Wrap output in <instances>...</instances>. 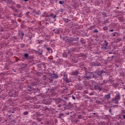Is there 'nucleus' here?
Wrapping results in <instances>:
<instances>
[{
  "label": "nucleus",
  "instance_id": "44",
  "mask_svg": "<svg viewBox=\"0 0 125 125\" xmlns=\"http://www.w3.org/2000/svg\"><path fill=\"white\" fill-rule=\"evenodd\" d=\"M104 83H107V81H104Z\"/></svg>",
  "mask_w": 125,
  "mask_h": 125
},
{
  "label": "nucleus",
  "instance_id": "53",
  "mask_svg": "<svg viewBox=\"0 0 125 125\" xmlns=\"http://www.w3.org/2000/svg\"><path fill=\"white\" fill-rule=\"evenodd\" d=\"M12 114H14V113H15L14 111H12Z\"/></svg>",
  "mask_w": 125,
  "mask_h": 125
},
{
  "label": "nucleus",
  "instance_id": "64",
  "mask_svg": "<svg viewBox=\"0 0 125 125\" xmlns=\"http://www.w3.org/2000/svg\"><path fill=\"white\" fill-rule=\"evenodd\" d=\"M28 13H30V12H28L27 13V14H28Z\"/></svg>",
  "mask_w": 125,
  "mask_h": 125
},
{
  "label": "nucleus",
  "instance_id": "30",
  "mask_svg": "<svg viewBox=\"0 0 125 125\" xmlns=\"http://www.w3.org/2000/svg\"><path fill=\"white\" fill-rule=\"evenodd\" d=\"M94 27L91 26V27H89L88 29H89V30H92V29H94Z\"/></svg>",
  "mask_w": 125,
  "mask_h": 125
},
{
  "label": "nucleus",
  "instance_id": "58",
  "mask_svg": "<svg viewBox=\"0 0 125 125\" xmlns=\"http://www.w3.org/2000/svg\"><path fill=\"white\" fill-rule=\"evenodd\" d=\"M117 34V32H114V35H116Z\"/></svg>",
  "mask_w": 125,
  "mask_h": 125
},
{
  "label": "nucleus",
  "instance_id": "42",
  "mask_svg": "<svg viewBox=\"0 0 125 125\" xmlns=\"http://www.w3.org/2000/svg\"><path fill=\"white\" fill-rule=\"evenodd\" d=\"M72 99H73L74 100H76V98L75 97V96H72Z\"/></svg>",
  "mask_w": 125,
  "mask_h": 125
},
{
  "label": "nucleus",
  "instance_id": "59",
  "mask_svg": "<svg viewBox=\"0 0 125 125\" xmlns=\"http://www.w3.org/2000/svg\"><path fill=\"white\" fill-rule=\"evenodd\" d=\"M4 1L6 3V0H4Z\"/></svg>",
  "mask_w": 125,
  "mask_h": 125
},
{
  "label": "nucleus",
  "instance_id": "28",
  "mask_svg": "<svg viewBox=\"0 0 125 125\" xmlns=\"http://www.w3.org/2000/svg\"><path fill=\"white\" fill-rule=\"evenodd\" d=\"M59 3L60 4H63V3H64V2H63V1H59Z\"/></svg>",
  "mask_w": 125,
  "mask_h": 125
},
{
  "label": "nucleus",
  "instance_id": "6",
  "mask_svg": "<svg viewBox=\"0 0 125 125\" xmlns=\"http://www.w3.org/2000/svg\"><path fill=\"white\" fill-rule=\"evenodd\" d=\"M71 75H72V76H75V77H77V76L79 75V71L75 70V71H72L71 73Z\"/></svg>",
  "mask_w": 125,
  "mask_h": 125
},
{
  "label": "nucleus",
  "instance_id": "34",
  "mask_svg": "<svg viewBox=\"0 0 125 125\" xmlns=\"http://www.w3.org/2000/svg\"><path fill=\"white\" fill-rule=\"evenodd\" d=\"M94 33H98V30L96 29L94 31Z\"/></svg>",
  "mask_w": 125,
  "mask_h": 125
},
{
  "label": "nucleus",
  "instance_id": "33",
  "mask_svg": "<svg viewBox=\"0 0 125 125\" xmlns=\"http://www.w3.org/2000/svg\"><path fill=\"white\" fill-rule=\"evenodd\" d=\"M78 118L79 119H82V115H78Z\"/></svg>",
  "mask_w": 125,
  "mask_h": 125
},
{
  "label": "nucleus",
  "instance_id": "5",
  "mask_svg": "<svg viewBox=\"0 0 125 125\" xmlns=\"http://www.w3.org/2000/svg\"><path fill=\"white\" fill-rule=\"evenodd\" d=\"M94 88L96 90H99V91L102 90V87L100 86L99 84L94 85Z\"/></svg>",
  "mask_w": 125,
  "mask_h": 125
},
{
  "label": "nucleus",
  "instance_id": "22",
  "mask_svg": "<svg viewBox=\"0 0 125 125\" xmlns=\"http://www.w3.org/2000/svg\"><path fill=\"white\" fill-rule=\"evenodd\" d=\"M7 3L9 4L12 2V0H6Z\"/></svg>",
  "mask_w": 125,
  "mask_h": 125
},
{
  "label": "nucleus",
  "instance_id": "4",
  "mask_svg": "<svg viewBox=\"0 0 125 125\" xmlns=\"http://www.w3.org/2000/svg\"><path fill=\"white\" fill-rule=\"evenodd\" d=\"M65 42L68 44H73V42H77V39L73 38L67 39L65 40Z\"/></svg>",
  "mask_w": 125,
  "mask_h": 125
},
{
  "label": "nucleus",
  "instance_id": "55",
  "mask_svg": "<svg viewBox=\"0 0 125 125\" xmlns=\"http://www.w3.org/2000/svg\"><path fill=\"white\" fill-rule=\"evenodd\" d=\"M95 73V74H97V73H98V72L96 71Z\"/></svg>",
  "mask_w": 125,
  "mask_h": 125
},
{
  "label": "nucleus",
  "instance_id": "10",
  "mask_svg": "<svg viewBox=\"0 0 125 125\" xmlns=\"http://www.w3.org/2000/svg\"><path fill=\"white\" fill-rule=\"evenodd\" d=\"M104 97L106 99H110V98H111V93H109L107 95H105Z\"/></svg>",
  "mask_w": 125,
  "mask_h": 125
},
{
  "label": "nucleus",
  "instance_id": "21",
  "mask_svg": "<svg viewBox=\"0 0 125 125\" xmlns=\"http://www.w3.org/2000/svg\"><path fill=\"white\" fill-rule=\"evenodd\" d=\"M68 78V75L66 73L63 74V80L67 79Z\"/></svg>",
  "mask_w": 125,
  "mask_h": 125
},
{
  "label": "nucleus",
  "instance_id": "32",
  "mask_svg": "<svg viewBox=\"0 0 125 125\" xmlns=\"http://www.w3.org/2000/svg\"><path fill=\"white\" fill-rule=\"evenodd\" d=\"M15 12H16V13H18L19 12V10L15 9Z\"/></svg>",
  "mask_w": 125,
  "mask_h": 125
},
{
  "label": "nucleus",
  "instance_id": "25",
  "mask_svg": "<svg viewBox=\"0 0 125 125\" xmlns=\"http://www.w3.org/2000/svg\"><path fill=\"white\" fill-rule=\"evenodd\" d=\"M55 34H59V30L56 29V31L55 32Z\"/></svg>",
  "mask_w": 125,
  "mask_h": 125
},
{
  "label": "nucleus",
  "instance_id": "61",
  "mask_svg": "<svg viewBox=\"0 0 125 125\" xmlns=\"http://www.w3.org/2000/svg\"><path fill=\"white\" fill-rule=\"evenodd\" d=\"M117 9H119V7H116Z\"/></svg>",
  "mask_w": 125,
  "mask_h": 125
},
{
  "label": "nucleus",
  "instance_id": "40",
  "mask_svg": "<svg viewBox=\"0 0 125 125\" xmlns=\"http://www.w3.org/2000/svg\"><path fill=\"white\" fill-rule=\"evenodd\" d=\"M109 112L110 113H112V109H111V108H110V109H109Z\"/></svg>",
  "mask_w": 125,
  "mask_h": 125
},
{
  "label": "nucleus",
  "instance_id": "27",
  "mask_svg": "<svg viewBox=\"0 0 125 125\" xmlns=\"http://www.w3.org/2000/svg\"><path fill=\"white\" fill-rule=\"evenodd\" d=\"M81 42H82V43H83V44L85 43V42H84V40H81L80 41Z\"/></svg>",
  "mask_w": 125,
  "mask_h": 125
},
{
  "label": "nucleus",
  "instance_id": "19",
  "mask_svg": "<svg viewBox=\"0 0 125 125\" xmlns=\"http://www.w3.org/2000/svg\"><path fill=\"white\" fill-rule=\"evenodd\" d=\"M43 52V51H42V50H39V52H38V54H39V55H42V52Z\"/></svg>",
  "mask_w": 125,
  "mask_h": 125
},
{
  "label": "nucleus",
  "instance_id": "29",
  "mask_svg": "<svg viewBox=\"0 0 125 125\" xmlns=\"http://www.w3.org/2000/svg\"><path fill=\"white\" fill-rule=\"evenodd\" d=\"M21 39H23V37H24V33H21Z\"/></svg>",
  "mask_w": 125,
  "mask_h": 125
},
{
  "label": "nucleus",
  "instance_id": "16",
  "mask_svg": "<svg viewBox=\"0 0 125 125\" xmlns=\"http://www.w3.org/2000/svg\"><path fill=\"white\" fill-rule=\"evenodd\" d=\"M62 99L60 98H58V99H56V101L57 103H60L61 102Z\"/></svg>",
  "mask_w": 125,
  "mask_h": 125
},
{
  "label": "nucleus",
  "instance_id": "57",
  "mask_svg": "<svg viewBox=\"0 0 125 125\" xmlns=\"http://www.w3.org/2000/svg\"><path fill=\"white\" fill-rule=\"evenodd\" d=\"M114 56H112V57H111V58H114Z\"/></svg>",
  "mask_w": 125,
  "mask_h": 125
},
{
  "label": "nucleus",
  "instance_id": "1",
  "mask_svg": "<svg viewBox=\"0 0 125 125\" xmlns=\"http://www.w3.org/2000/svg\"><path fill=\"white\" fill-rule=\"evenodd\" d=\"M94 78L97 79V76L94 74V72L89 71H88L87 73H86L83 76V79H84L85 81H86V80L88 81L90 80V79Z\"/></svg>",
  "mask_w": 125,
  "mask_h": 125
},
{
  "label": "nucleus",
  "instance_id": "13",
  "mask_svg": "<svg viewBox=\"0 0 125 125\" xmlns=\"http://www.w3.org/2000/svg\"><path fill=\"white\" fill-rule=\"evenodd\" d=\"M109 82L112 83L114 82V80H113V78L111 76L109 77Z\"/></svg>",
  "mask_w": 125,
  "mask_h": 125
},
{
  "label": "nucleus",
  "instance_id": "45",
  "mask_svg": "<svg viewBox=\"0 0 125 125\" xmlns=\"http://www.w3.org/2000/svg\"><path fill=\"white\" fill-rule=\"evenodd\" d=\"M29 0H23V1H25V2H27V1H28Z\"/></svg>",
  "mask_w": 125,
  "mask_h": 125
},
{
  "label": "nucleus",
  "instance_id": "31",
  "mask_svg": "<svg viewBox=\"0 0 125 125\" xmlns=\"http://www.w3.org/2000/svg\"><path fill=\"white\" fill-rule=\"evenodd\" d=\"M16 6L18 7V8H20V7H21L20 4H17Z\"/></svg>",
  "mask_w": 125,
  "mask_h": 125
},
{
  "label": "nucleus",
  "instance_id": "46",
  "mask_svg": "<svg viewBox=\"0 0 125 125\" xmlns=\"http://www.w3.org/2000/svg\"><path fill=\"white\" fill-rule=\"evenodd\" d=\"M13 93H16V91L14 90V91H13Z\"/></svg>",
  "mask_w": 125,
  "mask_h": 125
},
{
  "label": "nucleus",
  "instance_id": "63",
  "mask_svg": "<svg viewBox=\"0 0 125 125\" xmlns=\"http://www.w3.org/2000/svg\"><path fill=\"white\" fill-rule=\"evenodd\" d=\"M54 31H56V29H54L53 31L54 32Z\"/></svg>",
  "mask_w": 125,
  "mask_h": 125
},
{
  "label": "nucleus",
  "instance_id": "2",
  "mask_svg": "<svg viewBox=\"0 0 125 125\" xmlns=\"http://www.w3.org/2000/svg\"><path fill=\"white\" fill-rule=\"evenodd\" d=\"M121 99V95L120 93L116 94L115 98H113L111 100V103H115V104H119V100Z\"/></svg>",
  "mask_w": 125,
  "mask_h": 125
},
{
  "label": "nucleus",
  "instance_id": "41",
  "mask_svg": "<svg viewBox=\"0 0 125 125\" xmlns=\"http://www.w3.org/2000/svg\"><path fill=\"white\" fill-rule=\"evenodd\" d=\"M41 12V11H38L36 13V14H39Z\"/></svg>",
  "mask_w": 125,
  "mask_h": 125
},
{
  "label": "nucleus",
  "instance_id": "18",
  "mask_svg": "<svg viewBox=\"0 0 125 125\" xmlns=\"http://www.w3.org/2000/svg\"><path fill=\"white\" fill-rule=\"evenodd\" d=\"M47 50H48L49 53H52V49L50 47L47 48Z\"/></svg>",
  "mask_w": 125,
  "mask_h": 125
},
{
  "label": "nucleus",
  "instance_id": "39",
  "mask_svg": "<svg viewBox=\"0 0 125 125\" xmlns=\"http://www.w3.org/2000/svg\"><path fill=\"white\" fill-rule=\"evenodd\" d=\"M58 118H59V119H62V117L61 116H60V114H59Z\"/></svg>",
  "mask_w": 125,
  "mask_h": 125
},
{
  "label": "nucleus",
  "instance_id": "60",
  "mask_svg": "<svg viewBox=\"0 0 125 125\" xmlns=\"http://www.w3.org/2000/svg\"><path fill=\"white\" fill-rule=\"evenodd\" d=\"M2 91L1 90H0V93Z\"/></svg>",
  "mask_w": 125,
  "mask_h": 125
},
{
  "label": "nucleus",
  "instance_id": "15",
  "mask_svg": "<svg viewBox=\"0 0 125 125\" xmlns=\"http://www.w3.org/2000/svg\"><path fill=\"white\" fill-rule=\"evenodd\" d=\"M93 65L94 66H101V64H100V62H94Z\"/></svg>",
  "mask_w": 125,
  "mask_h": 125
},
{
  "label": "nucleus",
  "instance_id": "35",
  "mask_svg": "<svg viewBox=\"0 0 125 125\" xmlns=\"http://www.w3.org/2000/svg\"><path fill=\"white\" fill-rule=\"evenodd\" d=\"M60 116H61L62 117H63L64 116V113L60 114Z\"/></svg>",
  "mask_w": 125,
  "mask_h": 125
},
{
  "label": "nucleus",
  "instance_id": "7",
  "mask_svg": "<svg viewBox=\"0 0 125 125\" xmlns=\"http://www.w3.org/2000/svg\"><path fill=\"white\" fill-rule=\"evenodd\" d=\"M50 77H52V78L55 80V79H58V75L53 73V74L50 75Z\"/></svg>",
  "mask_w": 125,
  "mask_h": 125
},
{
  "label": "nucleus",
  "instance_id": "14",
  "mask_svg": "<svg viewBox=\"0 0 125 125\" xmlns=\"http://www.w3.org/2000/svg\"><path fill=\"white\" fill-rule=\"evenodd\" d=\"M64 81H65V83H67L71 82V80L68 79V77L67 78H65V79H64Z\"/></svg>",
  "mask_w": 125,
  "mask_h": 125
},
{
  "label": "nucleus",
  "instance_id": "52",
  "mask_svg": "<svg viewBox=\"0 0 125 125\" xmlns=\"http://www.w3.org/2000/svg\"><path fill=\"white\" fill-rule=\"evenodd\" d=\"M68 99V98H67V97H64V99Z\"/></svg>",
  "mask_w": 125,
  "mask_h": 125
},
{
  "label": "nucleus",
  "instance_id": "50",
  "mask_svg": "<svg viewBox=\"0 0 125 125\" xmlns=\"http://www.w3.org/2000/svg\"><path fill=\"white\" fill-rule=\"evenodd\" d=\"M38 121H39V122L41 121V119H38Z\"/></svg>",
  "mask_w": 125,
  "mask_h": 125
},
{
  "label": "nucleus",
  "instance_id": "26",
  "mask_svg": "<svg viewBox=\"0 0 125 125\" xmlns=\"http://www.w3.org/2000/svg\"><path fill=\"white\" fill-rule=\"evenodd\" d=\"M29 114V112L28 111H25L23 112V115H28Z\"/></svg>",
  "mask_w": 125,
  "mask_h": 125
},
{
  "label": "nucleus",
  "instance_id": "12",
  "mask_svg": "<svg viewBox=\"0 0 125 125\" xmlns=\"http://www.w3.org/2000/svg\"><path fill=\"white\" fill-rule=\"evenodd\" d=\"M50 17H52V18H53V19H55L57 17V16L56 15H54V14L51 13V14H50Z\"/></svg>",
  "mask_w": 125,
  "mask_h": 125
},
{
  "label": "nucleus",
  "instance_id": "48",
  "mask_svg": "<svg viewBox=\"0 0 125 125\" xmlns=\"http://www.w3.org/2000/svg\"><path fill=\"white\" fill-rule=\"evenodd\" d=\"M74 62L75 63H77L78 61H76H76H74Z\"/></svg>",
  "mask_w": 125,
  "mask_h": 125
},
{
  "label": "nucleus",
  "instance_id": "62",
  "mask_svg": "<svg viewBox=\"0 0 125 125\" xmlns=\"http://www.w3.org/2000/svg\"><path fill=\"white\" fill-rule=\"evenodd\" d=\"M59 107H61V104H60Z\"/></svg>",
  "mask_w": 125,
  "mask_h": 125
},
{
  "label": "nucleus",
  "instance_id": "38",
  "mask_svg": "<svg viewBox=\"0 0 125 125\" xmlns=\"http://www.w3.org/2000/svg\"><path fill=\"white\" fill-rule=\"evenodd\" d=\"M104 30H107L108 29V28L107 27H104Z\"/></svg>",
  "mask_w": 125,
  "mask_h": 125
},
{
  "label": "nucleus",
  "instance_id": "20",
  "mask_svg": "<svg viewBox=\"0 0 125 125\" xmlns=\"http://www.w3.org/2000/svg\"><path fill=\"white\" fill-rule=\"evenodd\" d=\"M21 14H22L21 13L20 15L14 14V16L15 17H16V16H17V17H21Z\"/></svg>",
  "mask_w": 125,
  "mask_h": 125
},
{
  "label": "nucleus",
  "instance_id": "49",
  "mask_svg": "<svg viewBox=\"0 0 125 125\" xmlns=\"http://www.w3.org/2000/svg\"><path fill=\"white\" fill-rule=\"evenodd\" d=\"M108 53H109V54H112V52H109Z\"/></svg>",
  "mask_w": 125,
  "mask_h": 125
},
{
  "label": "nucleus",
  "instance_id": "23",
  "mask_svg": "<svg viewBox=\"0 0 125 125\" xmlns=\"http://www.w3.org/2000/svg\"><path fill=\"white\" fill-rule=\"evenodd\" d=\"M63 20L65 22V23H67V22H69V20L67 19H63Z\"/></svg>",
  "mask_w": 125,
  "mask_h": 125
},
{
  "label": "nucleus",
  "instance_id": "51",
  "mask_svg": "<svg viewBox=\"0 0 125 125\" xmlns=\"http://www.w3.org/2000/svg\"><path fill=\"white\" fill-rule=\"evenodd\" d=\"M49 108L46 107V110H49Z\"/></svg>",
  "mask_w": 125,
  "mask_h": 125
},
{
  "label": "nucleus",
  "instance_id": "43",
  "mask_svg": "<svg viewBox=\"0 0 125 125\" xmlns=\"http://www.w3.org/2000/svg\"><path fill=\"white\" fill-rule=\"evenodd\" d=\"M109 32H114V29L109 30Z\"/></svg>",
  "mask_w": 125,
  "mask_h": 125
},
{
  "label": "nucleus",
  "instance_id": "8",
  "mask_svg": "<svg viewBox=\"0 0 125 125\" xmlns=\"http://www.w3.org/2000/svg\"><path fill=\"white\" fill-rule=\"evenodd\" d=\"M106 73V72L104 71V70H101L100 71L98 72L97 75L100 76L101 78H102V74H104Z\"/></svg>",
  "mask_w": 125,
  "mask_h": 125
},
{
  "label": "nucleus",
  "instance_id": "56",
  "mask_svg": "<svg viewBox=\"0 0 125 125\" xmlns=\"http://www.w3.org/2000/svg\"><path fill=\"white\" fill-rule=\"evenodd\" d=\"M44 47H46V45H44Z\"/></svg>",
  "mask_w": 125,
  "mask_h": 125
},
{
  "label": "nucleus",
  "instance_id": "11",
  "mask_svg": "<svg viewBox=\"0 0 125 125\" xmlns=\"http://www.w3.org/2000/svg\"><path fill=\"white\" fill-rule=\"evenodd\" d=\"M50 77L48 78L49 82L51 83H53L54 79L52 78V76H50Z\"/></svg>",
  "mask_w": 125,
  "mask_h": 125
},
{
  "label": "nucleus",
  "instance_id": "3",
  "mask_svg": "<svg viewBox=\"0 0 125 125\" xmlns=\"http://www.w3.org/2000/svg\"><path fill=\"white\" fill-rule=\"evenodd\" d=\"M104 43L102 44V48L104 50H107V49H109V46H108L109 43L108 42H107V41H106V40L104 41Z\"/></svg>",
  "mask_w": 125,
  "mask_h": 125
},
{
  "label": "nucleus",
  "instance_id": "24",
  "mask_svg": "<svg viewBox=\"0 0 125 125\" xmlns=\"http://www.w3.org/2000/svg\"><path fill=\"white\" fill-rule=\"evenodd\" d=\"M24 46H25V44L22 43V44H21V48H23V47H24Z\"/></svg>",
  "mask_w": 125,
  "mask_h": 125
},
{
  "label": "nucleus",
  "instance_id": "17",
  "mask_svg": "<svg viewBox=\"0 0 125 125\" xmlns=\"http://www.w3.org/2000/svg\"><path fill=\"white\" fill-rule=\"evenodd\" d=\"M83 70V71H84V72H85V74H86L87 72H88V71H87V68H86V67H85V66H84L82 68Z\"/></svg>",
  "mask_w": 125,
  "mask_h": 125
},
{
  "label": "nucleus",
  "instance_id": "9",
  "mask_svg": "<svg viewBox=\"0 0 125 125\" xmlns=\"http://www.w3.org/2000/svg\"><path fill=\"white\" fill-rule=\"evenodd\" d=\"M23 57H24V58H25V59H32V57H30L29 56V54H28V53L24 54L23 55Z\"/></svg>",
  "mask_w": 125,
  "mask_h": 125
},
{
  "label": "nucleus",
  "instance_id": "37",
  "mask_svg": "<svg viewBox=\"0 0 125 125\" xmlns=\"http://www.w3.org/2000/svg\"><path fill=\"white\" fill-rule=\"evenodd\" d=\"M38 43H39V44H40L42 43V41H40V40H38Z\"/></svg>",
  "mask_w": 125,
  "mask_h": 125
},
{
  "label": "nucleus",
  "instance_id": "36",
  "mask_svg": "<svg viewBox=\"0 0 125 125\" xmlns=\"http://www.w3.org/2000/svg\"><path fill=\"white\" fill-rule=\"evenodd\" d=\"M13 40H18V39H17V38L16 37H15V36L13 37Z\"/></svg>",
  "mask_w": 125,
  "mask_h": 125
},
{
  "label": "nucleus",
  "instance_id": "47",
  "mask_svg": "<svg viewBox=\"0 0 125 125\" xmlns=\"http://www.w3.org/2000/svg\"><path fill=\"white\" fill-rule=\"evenodd\" d=\"M112 37H116V34H113Z\"/></svg>",
  "mask_w": 125,
  "mask_h": 125
},
{
  "label": "nucleus",
  "instance_id": "54",
  "mask_svg": "<svg viewBox=\"0 0 125 125\" xmlns=\"http://www.w3.org/2000/svg\"><path fill=\"white\" fill-rule=\"evenodd\" d=\"M124 119H125V115H123Z\"/></svg>",
  "mask_w": 125,
  "mask_h": 125
}]
</instances>
